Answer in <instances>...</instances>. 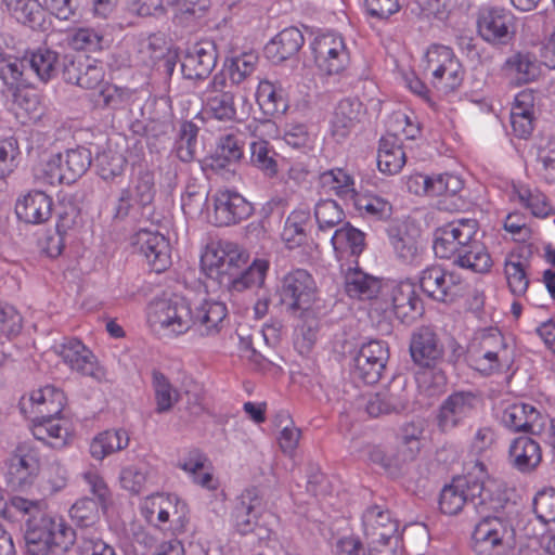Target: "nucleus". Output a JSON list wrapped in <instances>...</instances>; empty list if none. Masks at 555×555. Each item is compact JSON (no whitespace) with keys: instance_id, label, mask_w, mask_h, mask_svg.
Segmentation results:
<instances>
[{"instance_id":"obj_1","label":"nucleus","mask_w":555,"mask_h":555,"mask_svg":"<svg viewBox=\"0 0 555 555\" xmlns=\"http://www.w3.org/2000/svg\"><path fill=\"white\" fill-rule=\"evenodd\" d=\"M486 465L477 462L474 472L464 477L453 478L452 482L441 490L439 508L446 515H456L465 505H473L477 513L496 512L502 507V500L494 496L486 480Z\"/></svg>"},{"instance_id":"obj_2","label":"nucleus","mask_w":555,"mask_h":555,"mask_svg":"<svg viewBox=\"0 0 555 555\" xmlns=\"http://www.w3.org/2000/svg\"><path fill=\"white\" fill-rule=\"evenodd\" d=\"M76 539V531L62 516L40 509L27 520L25 541L31 555H46L49 552L63 554L74 545Z\"/></svg>"},{"instance_id":"obj_3","label":"nucleus","mask_w":555,"mask_h":555,"mask_svg":"<svg viewBox=\"0 0 555 555\" xmlns=\"http://www.w3.org/2000/svg\"><path fill=\"white\" fill-rule=\"evenodd\" d=\"M155 194L153 172L149 169L139 170L130 183L116 195L112 207L113 221L135 224L147 220L153 211Z\"/></svg>"},{"instance_id":"obj_4","label":"nucleus","mask_w":555,"mask_h":555,"mask_svg":"<svg viewBox=\"0 0 555 555\" xmlns=\"http://www.w3.org/2000/svg\"><path fill=\"white\" fill-rule=\"evenodd\" d=\"M500 507L475 525L472 548L476 555H508L515 545V529L512 520L502 515Z\"/></svg>"},{"instance_id":"obj_5","label":"nucleus","mask_w":555,"mask_h":555,"mask_svg":"<svg viewBox=\"0 0 555 555\" xmlns=\"http://www.w3.org/2000/svg\"><path fill=\"white\" fill-rule=\"evenodd\" d=\"M147 323L163 336L177 337L193 327L194 312L184 298L159 299L149 305Z\"/></svg>"},{"instance_id":"obj_6","label":"nucleus","mask_w":555,"mask_h":555,"mask_svg":"<svg viewBox=\"0 0 555 555\" xmlns=\"http://www.w3.org/2000/svg\"><path fill=\"white\" fill-rule=\"evenodd\" d=\"M425 72L431 86L443 94L457 90L463 83L465 69L453 49L431 44L425 55Z\"/></svg>"},{"instance_id":"obj_7","label":"nucleus","mask_w":555,"mask_h":555,"mask_svg":"<svg viewBox=\"0 0 555 555\" xmlns=\"http://www.w3.org/2000/svg\"><path fill=\"white\" fill-rule=\"evenodd\" d=\"M467 352L472 366L485 376L501 371L508 361L505 339L496 328L475 333Z\"/></svg>"},{"instance_id":"obj_8","label":"nucleus","mask_w":555,"mask_h":555,"mask_svg":"<svg viewBox=\"0 0 555 555\" xmlns=\"http://www.w3.org/2000/svg\"><path fill=\"white\" fill-rule=\"evenodd\" d=\"M479 223L474 218L452 220L436 231L434 251L438 258L454 260L476 243Z\"/></svg>"},{"instance_id":"obj_9","label":"nucleus","mask_w":555,"mask_h":555,"mask_svg":"<svg viewBox=\"0 0 555 555\" xmlns=\"http://www.w3.org/2000/svg\"><path fill=\"white\" fill-rule=\"evenodd\" d=\"M146 521L156 528L176 535L184 531L188 521L185 504L176 495L153 494L141 506Z\"/></svg>"},{"instance_id":"obj_10","label":"nucleus","mask_w":555,"mask_h":555,"mask_svg":"<svg viewBox=\"0 0 555 555\" xmlns=\"http://www.w3.org/2000/svg\"><path fill=\"white\" fill-rule=\"evenodd\" d=\"M384 312L393 313L401 322H411L423 313V304L411 281L385 282L380 299Z\"/></svg>"},{"instance_id":"obj_11","label":"nucleus","mask_w":555,"mask_h":555,"mask_svg":"<svg viewBox=\"0 0 555 555\" xmlns=\"http://www.w3.org/2000/svg\"><path fill=\"white\" fill-rule=\"evenodd\" d=\"M311 49L318 68L325 75H340L350 64V52L339 34L324 33L315 36Z\"/></svg>"},{"instance_id":"obj_12","label":"nucleus","mask_w":555,"mask_h":555,"mask_svg":"<svg viewBox=\"0 0 555 555\" xmlns=\"http://www.w3.org/2000/svg\"><path fill=\"white\" fill-rule=\"evenodd\" d=\"M389 359L388 345L383 340L363 344L353 358L351 376L354 382L373 385L379 382Z\"/></svg>"},{"instance_id":"obj_13","label":"nucleus","mask_w":555,"mask_h":555,"mask_svg":"<svg viewBox=\"0 0 555 555\" xmlns=\"http://www.w3.org/2000/svg\"><path fill=\"white\" fill-rule=\"evenodd\" d=\"M317 285L312 275L304 269L286 273L279 288L280 300L292 312L306 311L315 299Z\"/></svg>"},{"instance_id":"obj_14","label":"nucleus","mask_w":555,"mask_h":555,"mask_svg":"<svg viewBox=\"0 0 555 555\" xmlns=\"http://www.w3.org/2000/svg\"><path fill=\"white\" fill-rule=\"evenodd\" d=\"M227 88V75L223 72L217 73L203 91V111L208 117L220 121H236L235 96Z\"/></svg>"},{"instance_id":"obj_15","label":"nucleus","mask_w":555,"mask_h":555,"mask_svg":"<svg viewBox=\"0 0 555 555\" xmlns=\"http://www.w3.org/2000/svg\"><path fill=\"white\" fill-rule=\"evenodd\" d=\"M480 37L492 44H506L515 34V21L511 11L498 5H483L477 14Z\"/></svg>"},{"instance_id":"obj_16","label":"nucleus","mask_w":555,"mask_h":555,"mask_svg":"<svg viewBox=\"0 0 555 555\" xmlns=\"http://www.w3.org/2000/svg\"><path fill=\"white\" fill-rule=\"evenodd\" d=\"M481 403L480 397L473 391H455L441 403L437 414V426L449 433L470 417Z\"/></svg>"},{"instance_id":"obj_17","label":"nucleus","mask_w":555,"mask_h":555,"mask_svg":"<svg viewBox=\"0 0 555 555\" xmlns=\"http://www.w3.org/2000/svg\"><path fill=\"white\" fill-rule=\"evenodd\" d=\"M8 481L13 488L30 486L40 472V455L29 443H20L7 461Z\"/></svg>"},{"instance_id":"obj_18","label":"nucleus","mask_w":555,"mask_h":555,"mask_svg":"<svg viewBox=\"0 0 555 555\" xmlns=\"http://www.w3.org/2000/svg\"><path fill=\"white\" fill-rule=\"evenodd\" d=\"M56 353L72 371L90 376L100 383L106 380V371L99 365L93 352L79 339H65L56 348Z\"/></svg>"},{"instance_id":"obj_19","label":"nucleus","mask_w":555,"mask_h":555,"mask_svg":"<svg viewBox=\"0 0 555 555\" xmlns=\"http://www.w3.org/2000/svg\"><path fill=\"white\" fill-rule=\"evenodd\" d=\"M131 244L156 273H162L170 267V244L163 234L141 229L131 236Z\"/></svg>"},{"instance_id":"obj_20","label":"nucleus","mask_w":555,"mask_h":555,"mask_svg":"<svg viewBox=\"0 0 555 555\" xmlns=\"http://www.w3.org/2000/svg\"><path fill=\"white\" fill-rule=\"evenodd\" d=\"M214 222L218 227L236 224L253 214L251 205L236 191L222 189L212 195Z\"/></svg>"},{"instance_id":"obj_21","label":"nucleus","mask_w":555,"mask_h":555,"mask_svg":"<svg viewBox=\"0 0 555 555\" xmlns=\"http://www.w3.org/2000/svg\"><path fill=\"white\" fill-rule=\"evenodd\" d=\"M362 527L369 543L377 546L387 544L398 531L399 525L386 506L374 504L363 512Z\"/></svg>"},{"instance_id":"obj_22","label":"nucleus","mask_w":555,"mask_h":555,"mask_svg":"<svg viewBox=\"0 0 555 555\" xmlns=\"http://www.w3.org/2000/svg\"><path fill=\"white\" fill-rule=\"evenodd\" d=\"M410 354L417 366L436 369L442 361L444 349L437 334L430 327L422 326L411 336Z\"/></svg>"},{"instance_id":"obj_23","label":"nucleus","mask_w":555,"mask_h":555,"mask_svg":"<svg viewBox=\"0 0 555 555\" xmlns=\"http://www.w3.org/2000/svg\"><path fill=\"white\" fill-rule=\"evenodd\" d=\"M461 278L439 266L424 269L420 276L422 291L430 298L446 302L452 300L460 289Z\"/></svg>"},{"instance_id":"obj_24","label":"nucleus","mask_w":555,"mask_h":555,"mask_svg":"<svg viewBox=\"0 0 555 555\" xmlns=\"http://www.w3.org/2000/svg\"><path fill=\"white\" fill-rule=\"evenodd\" d=\"M273 125L270 121H251L247 128L253 132L257 139L251 141L250 147V163L254 167L262 171L267 177L273 178L279 172V165L276 160L278 153L271 143L260 135L263 128H271Z\"/></svg>"},{"instance_id":"obj_25","label":"nucleus","mask_w":555,"mask_h":555,"mask_svg":"<svg viewBox=\"0 0 555 555\" xmlns=\"http://www.w3.org/2000/svg\"><path fill=\"white\" fill-rule=\"evenodd\" d=\"M217 64V53L212 43L199 42L188 50L181 63L183 77L190 80L206 79Z\"/></svg>"},{"instance_id":"obj_26","label":"nucleus","mask_w":555,"mask_h":555,"mask_svg":"<svg viewBox=\"0 0 555 555\" xmlns=\"http://www.w3.org/2000/svg\"><path fill=\"white\" fill-rule=\"evenodd\" d=\"M2 9L15 21L34 30L49 27L47 12L38 0H1Z\"/></svg>"},{"instance_id":"obj_27","label":"nucleus","mask_w":555,"mask_h":555,"mask_svg":"<svg viewBox=\"0 0 555 555\" xmlns=\"http://www.w3.org/2000/svg\"><path fill=\"white\" fill-rule=\"evenodd\" d=\"M53 201L41 191H33L18 198L15 212L20 220L31 224L47 222L52 216Z\"/></svg>"},{"instance_id":"obj_28","label":"nucleus","mask_w":555,"mask_h":555,"mask_svg":"<svg viewBox=\"0 0 555 555\" xmlns=\"http://www.w3.org/2000/svg\"><path fill=\"white\" fill-rule=\"evenodd\" d=\"M244 145L242 134L237 131L220 135L207 165L212 170L220 171L238 164L244 156Z\"/></svg>"},{"instance_id":"obj_29","label":"nucleus","mask_w":555,"mask_h":555,"mask_svg":"<svg viewBox=\"0 0 555 555\" xmlns=\"http://www.w3.org/2000/svg\"><path fill=\"white\" fill-rule=\"evenodd\" d=\"M384 284L382 280L365 273L358 267H349L345 271V292L350 298L379 300Z\"/></svg>"},{"instance_id":"obj_30","label":"nucleus","mask_w":555,"mask_h":555,"mask_svg":"<svg viewBox=\"0 0 555 555\" xmlns=\"http://www.w3.org/2000/svg\"><path fill=\"white\" fill-rule=\"evenodd\" d=\"M304 42V36L298 28L287 27L266 44L264 54L273 63H280L295 56Z\"/></svg>"},{"instance_id":"obj_31","label":"nucleus","mask_w":555,"mask_h":555,"mask_svg":"<svg viewBox=\"0 0 555 555\" xmlns=\"http://www.w3.org/2000/svg\"><path fill=\"white\" fill-rule=\"evenodd\" d=\"M511 198L517 199L537 218L544 219L555 215V207L551 199L535 186L515 183L512 186Z\"/></svg>"},{"instance_id":"obj_32","label":"nucleus","mask_w":555,"mask_h":555,"mask_svg":"<svg viewBox=\"0 0 555 555\" xmlns=\"http://www.w3.org/2000/svg\"><path fill=\"white\" fill-rule=\"evenodd\" d=\"M503 70L512 83L521 86L539 77L540 63L529 52H516L505 61Z\"/></svg>"},{"instance_id":"obj_33","label":"nucleus","mask_w":555,"mask_h":555,"mask_svg":"<svg viewBox=\"0 0 555 555\" xmlns=\"http://www.w3.org/2000/svg\"><path fill=\"white\" fill-rule=\"evenodd\" d=\"M509 460L513 466L521 473H529L537 468L542 461V451L538 441L520 436L509 446Z\"/></svg>"},{"instance_id":"obj_34","label":"nucleus","mask_w":555,"mask_h":555,"mask_svg":"<svg viewBox=\"0 0 555 555\" xmlns=\"http://www.w3.org/2000/svg\"><path fill=\"white\" fill-rule=\"evenodd\" d=\"M25 61L42 82H48L62 73L61 55L48 47H39L27 52Z\"/></svg>"},{"instance_id":"obj_35","label":"nucleus","mask_w":555,"mask_h":555,"mask_svg":"<svg viewBox=\"0 0 555 555\" xmlns=\"http://www.w3.org/2000/svg\"><path fill=\"white\" fill-rule=\"evenodd\" d=\"M406 162V155L401 140L396 134L380 138L377 152V166L380 172L387 175L399 173Z\"/></svg>"},{"instance_id":"obj_36","label":"nucleus","mask_w":555,"mask_h":555,"mask_svg":"<svg viewBox=\"0 0 555 555\" xmlns=\"http://www.w3.org/2000/svg\"><path fill=\"white\" fill-rule=\"evenodd\" d=\"M228 314L227 306L221 301L205 300L196 308L193 326L201 335L211 336L220 332Z\"/></svg>"},{"instance_id":"obj_37","label":"nucleus","mask_w":555,"mask_h":555,"mask_svg":"<svg viewBox=\"0 0 555 555\" xmlns=\"http://www.w3.org/2000/svg\"><path fill=\"white\" fill-rule=\"evenodd\" d=\"M319 188L321 193L336 195L349 203L356 194L354 179L341 168H333L319 176Z\"/></svg>"},{"instance_id":"obj_38","label":"nucleus","mask_w":555,"mask_h":555,"mask_svg":"<svg viewBox=\"0 0 555 555\" xmlns=\"http://www.w3.org/2000/svg\"><path fill=\"white\" fill-rule=\"evenodd\" d=\"M362 104L350 98L338 102L332 121L331 129L337 140L345 139L354 129L360 120Z\"/></svg>"},{"instance_id":"obj_39","label":"nucleus","mask_w":555,"mask_h":555,"mask_svg":"<svg viewBox=\"0 0 555 555\" xmlns=\"http://www.w3.org/2000/svg\"><path fill=\"white\" fill-rule=\"evenodd\" d=\"M30 401L36 416L57 417L66 404V397L60 388L47 385L34 390Z\"/></svg>"},{"instance_id":"obj_40","label":"nucleus","mask_w":555,"mask_h":555,"mask_svg":"<svg viewBox=\"0 0 555 555\" xmlns=\"http://www.w3.org/2000/svg\"><path fill=\"white\" fill-rule=\"evenodd\" d=\"M540 417V411L532 404L515 402L504 409L501 422L513 431H531Z\"/></svg>"},{"instance_id":"obj_41","label":"nucleus","mask_w":555,"mask_h":555,"mask_svg":"<svg viewBox=\"0 0 555 555\" xmlns=\"http://www.w3.org/2000/svg\"><path fill=\"white\" fill-rule=\"evenodd\" d=\"M530 264L520 255H509L504 261V276L509 292L515 297L525 296L530 285Z\"/></svg>"},{"instance_id":"obj_42","label":"nucleus","mask_w":555,"mask_h":555,"mask_svg":"<svg viewBox=\"0 0 555 555\" xmlns=\"http://www.w3.org/2000/svg\"><path fill=\"white\" fill-rule=\"evenodd\" d=\"M129 435L124 429L104 430L90 442L89 452L94 460L102 461L111 454L126 449Z\"/></svg>"},{"instance_id":"obj_43","label":"nucleus","mask_w":555,"mask_h":555,"mask_svg":"<svg viewBox=\"0 0 555 555\" xmlns=\"http://www.w3.org/2000/svg\"><path fill=\"white\" fill-rule=\"evenodd\" d=\"M121 488L132 494H139L157 483L156 474L147 464L126 466L119 475Z\"/></svg>"},{"instance_id":"obj_44","label":"nucleus","mask_w":555,"mask_h":555,"mask_svg":"<svg viewBox=\"0 0 555 555\" xmlns=\"http://www.w3.org/2000/svg\"><path fill=\"white\" fill-rule=\"evenodd\" d=\"M25 63V57L21 60L12 54L0 52V79L14 99L17 98L20 88L27 86Z\"/></svg>"},{"instance_id":"obj_45","label":"nucleus","mask_w":555,"mask_h":555,"mask_svg":"<svg viewBox=\"0 0 555 555\" xmlns=\"http://www.w3.org/2000/svg\"><path fill=\"white\" fill-rule=\"evenodd\" d=\"M256 100L266 115L284 114L288 108L285 91L269 80L259 81Z\"/></svg>"},{"instance_id":"obj_46","label":"nucleus","mask_w":555,"mask_h":555,"mask_svg":"<svg viewBox=\"0 0 555 555\" xmlns=\"http://www.w3.org/2000/svg\"><path fill=\"white\" fill-rule=\"evenodd\" d=\"M310 221V211L304 208L293 210L286 218L282 240L289 249L298 247L306 242Z\"/></svg>"},{"instance_id":"obj_47","label":"nucleus","mask_w":555,"mask_h":555,"mask_svg":"<svg viewBox=\"0 0 555 555\" xmlns=\"http://www.w3.org/2000/svg\"><path fill=\"white\" fill-rule=\"evenodd\" d=\"M408 400L401 392L390 389L371 395L366 401V412L372 417H378L390 413H399L406 408Z\"/></svg>"},{"instance_id":"obj_48","label":"nucleus","mask_w":555,"mask_h":555,"mask_svg":"<svg viewBox=\"0 0 555 555\" xmlns=\"http://www.w3.org/2000/svg\"><path fill=\"white\" fill-rule=\"evenodd\" d=\"M332 245L337 256L344 258L347 255L358 257L364 249V233L351 227L349 223L337 229L332 236Z\"/></svg>"},{"instance_id":"obj_49","label":"nucleus","mask_w":555,"mask_h":555,"mask_svg":"<svg viewBox=\"0 0 555 555\" xmlns=\"http://www.w3.org/2000/svg\"><path fill=\"white\" fill-rule=\"evenodd\" d=\"M33 435L37 440L43 441L52 448H62L67 442L68 430L55 417L36 416Z\"/></svg>"},{"instance_id":"obj_50","label":"nucleus","mask_w":555,"mask_h":555,"mask_svg":"<svg viewBox=\"0 0 555 555\" xmlns=\"http://www.w3.org/2000/svg\"><path fill=\"white\" fill-rule=\"evenodd\" d=\"M106 30L102 26L80 27L73 31L68 44L76 51L99 52L107 47Z\"/></svg>"},{"instance_id":"obj_51","label":"nucleus","mask_w":555,"mask_h":555,"mask_svg":"<svg viewBox=\"0 0 555 555\" xmlns=\"http://www.w3.org/2000/svg\"><path fill=\"white\" fill-rule=\"evenodd\" d=\"M389 243L397 257L406 264H418L421 251L416 240L406 231L391 228L388 231Z\"/></svg>"},{"instance_id":"obj_52","label":"nucleus","mask_w":555,"mask_h":555,"mask_svg":"<svg viewBox=\"0 0 555 555\" xmlns=\"http://www.w3.org/2000/svg\"><path fill=\"white\" fill-rule=\"evenodd\" d=\"M73 521L79 527L80 533L99 531L96 524L100 521L99 504L90 498L76 501L69 509Z\"/></svg>"},{"instance_id":"obj_53","label":"nucleus","mask_w":555,"mask_h":555,"mask_svg":"<svg viewBox=\"0 0 555 555\" xmlns=\"http://www.w3.org/2000/svg\"><path fill=\"white\" fill-rule=\"evenodd\" d=\"M152 387L156 403L155 411L158 414L170 411L180 400L178 389L175 388L169 379L159 371H154L152 374Z\"/></svg>"},{"instance_id":"obj_54","label":"nucleus","mask_w":555,"mask_h":555,"mask_svg":"<svg viewBox=\"0 0 555 555\" xmlns=\"http://www.w3.org/2000/svg\"><path fill=\"white\" fill-rule=\"evenodd\" d=\"M62 162L66 172L65 183L72 184L82 177L92 163L91 152L86 147L70 149L62 154Z\"/></svg>"},{"instance_id":"obj_55","label":"nucleus","mask_w":555,"mask_h":555,"mask_svg":"<svg viewBox=\"0 0 555 555\" xmlns=\"http://www.w3.org/2000/svg\"><path fill=\"white\" fill-rule=\"evenodd\" d=\"M453 263L476 273H487L493 264L487 247L480 241L473 243V246L456 257Z\"/></svg>"},{"instance_id":"obj_56","label":"nucleus","mask_w":555,"mask_h":555,"mask_svg":"<svg viewBox=\"0 0 555 555\" xmlns=\"http://www.w3.org/2000/svg\"><path fill=\"white\" fill-rule=\"evenodd\" d=\"M349 203H352L356 210L366 217L385 219L391 215V204L375 194L356 192L354 197Z\"/></svg>"},{"instance_id":"obj_57","label":"nucleus","mask_w":555,"mask_h":555,"mask_svg":"<svg viewBox=\"0 0 555 555\" xmlns=\"http://www.w3.org/2000/svg\"><path fill=\"white\" fill-rule=\"evenodd\" d=\"M198 130V127L192 121H183L180 125L176 141V153L180 160L190 163L195 159Z\"/></svg>"},{"instance_id":"obj_58","label":"nucleus","mask_w":555,"mask_h":555,"mask_svg":"<svg viewBox=\"0 0 555 555\" xmlns=\"http://www.w3.org/2000/svg\"><path fill=\"white\" fill-rule=\"evenodd\" d=\"M257 63L258 56L256 54L243 53L231 59L222 72L227 75V79L231 80L232 85L238 86L254 74Z\"/></svg>"},{"instance_id":"obj_59","label":"nucleus","mask_w":555,"mask_h":555,"mask_svg":"<svg viewBox=\"0 0 555 555\" xmlns=\"http://www.w3.org/2000/svg\"><path fill=\"white\" fill-rule=\"evenodd\" d=\"M283 140L288 146L308 153L314 147L315 134L306 124L289 122L284 128Z\"/></svg>"},{"instance_id":"obj_60","label":"nucleus","mask_w":555,"mask_h":555,"mask_svg":"<svg viewBox=\"0 0 555 555\" xmlns=\"http://www.w3.org/2000/svg\"><path fill=\"white\" fill-rule=\"evenodd\" d=\"M207 202V193L204 185L195 179L188 181L184 192L181 195V208L185 216L195 218L203 212Z\"/></svg>"},{"instance_id":"obj_61","label":"nucleus","mask_w":555,"mask_h":555,"mask_svg":"<svg viewBox=\"0 0 555 555\" xmlns=\"http://www.w3.org/2000/svg\"><path fill=\"white\" fill-rule=\"evenodd\" d=\"M269 262L263 259H256L246 270L231 282L234 291L242 292L246 288L259 287L263 284Z\"/></svg>"},{"instance_id":"obj_62","label":"nucleus","mask_w":555,"mask_h":555,"mask_svg":"<svg viewBox=\"0 0 555 555\" xmlns=\"http://www.w3.org/2000/svg\"><path fill=\"white\" fill-rule=\"evenodd\" d=\"M240 258V255L235 254L231 246H228V250L220 249L207 253L202 258V263L209 269V275H212L214 272L232 275L231 269L237 267L236 261Z\"/></svg>"},{"instance_id":"obj_63","label":"nucleus","mask_w":555,"mask_h":555,"mask_svg":"<svg viewBox=\"0 0 555 555\" xmlns=\"http://www.w3.org/2000/svg\"><path fill=\"white\" fill-rule=\"evenodd\" d=\"M99 176L105 181L120 177L127 165L125 156L118 152L104 151L96 156Z\"/></svg>"},{"instance_id":"obj_64","label":"nucleus","mask_w":555,"mask_h":555,"mask_svg":"<svg viewBox=\"0 0 555 555\" xmlns=\"http://www.w3.org/2000/svg\"><path fill=\"white\" fill-rule=\"evenodd\" d=\"M314 217L321 231L338 225L345 218L344 210L333 199H321L314 208Z\"/></svg>"}]
</instances>
